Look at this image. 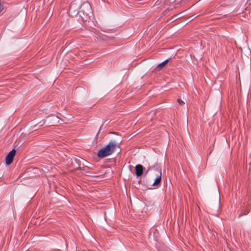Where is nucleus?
Wrapping results in <instances>:
<instances>
[{
	"label": "nucleus",
	"mask_w": 251,
	"mask_h": 251,
	"mask_svg": "<svg viewBox=\"0 0 251 251\" xmlns=\"http://www.w3.org/2000/svg\"><path fill=\"white\" fill-rule=\"evenodd\" d=\"M152 170H154L157 172V176L156 178H155L152 185L154 186H158L159 185L161 181V176H162V173L161 170L160 169H159L156 166H149L147 170V172L151 171Z\"/></svg>",
	"instance_id": "nucleus-2"
},
{
	"label": "nucleus",
	"mask_w": 251,
	"mask_h": 251,
	"mask_svg": "<svg viewBox=\"0 0 251 251\" xmlns=\"http://www.w3.org/2000/svg\"><path fill=\"white\" fill-rule=\"evenodd\" d=\"M177 102L180 105H183L185 104V102L182 100L180 99H177Z\"/></svg>",
	"instance_id": "nucleus-7"
},
{
	"label": "nucleus",
	"mask_w": 251,
	"mask_h": 251,
	"mask_svg": "<svg viewBox=\"0 0 251 251\" xmlns=\"http://www.w3.org/2000/svg\"><path fill=\"white\" fill-rule=\"evenodd\" d=\"M16 154L15 149H12L6 155L5 158V163L7 165H10L13 160Z\"/></svg>",
	"instance_id": "nucleus-3"
},
{
	"label": "nucleus",
	"mask_w": 251,
	"mask_h": 251,
	"mask_svg": "<svg viewBox=\"0 0 251 251\" xmlns=\"http://www.w3.org/2000/svg\"><path fill=\"white\" fill-rule=\"evenodd\" d=\"M135 174L137 176H141L143 173L145 168L141 164H138L135 166Z\"/></svg>",
	"instance_id": "nucleus-5"
},
{
	"label": "nucleus",
	"mask_w": 251,
	"mask_h": 251,
	"mask_svg": "<svg viewBox=\"0 0 251 251\" xmlns=\"http://www.w3.org/2000/svg\"><path fill=\"white\" fill-rule=\"evenodd\" d=\"M169 60H170V59H166L165 61H164L163 62L157 65L156 69H157V68L161 69L163 67H164V66L169 62Z\"/></svg>",
	"instance_id": "nucleus-6"
},
{
	"label": "nucleus",
	"mask_w": 251,
	"mask_h": 251,
	"mask_svg": "<svg viewBox=\"0 0 251 251\" xmlns=\"http://www.w3.org/2000/svg\"><path fill=\"white\" fill-rule=\"evenodd\" d=\"M117 147V143L114 141H110L106 146L99 150L97 155L100 158L110 155L115 151Z\"/></svg>",
	"instance_id": "nucleus-1"
},
{
	"label": "nucleus",
	"mask_w": 251,
	"mask_h": 251,
	"mask_svg": "<svg viewBox=\"0 0 251 251\" xmlns=\"http://www.w3.org/2000/svg\"><path fill=\"white\" fill-rule=\"evenodd\" d=\"M47 120L49 121V124L51 126H54L56 124L61 123L60 122L59 118L55 116H50L47 117Z\"/></svg>",
	"instance_id": "nucleus-4"
}]
</instances>
